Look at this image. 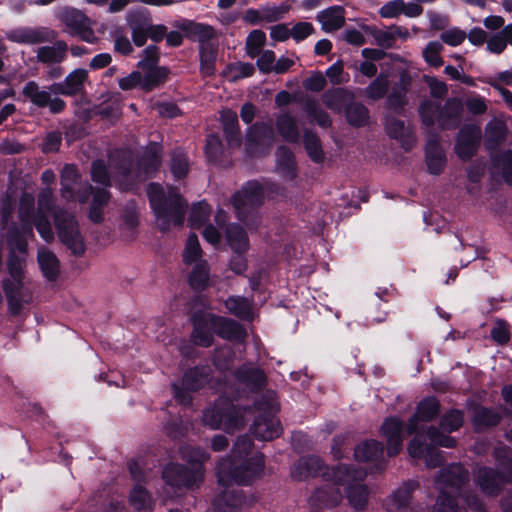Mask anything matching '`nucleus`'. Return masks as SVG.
<instances>
[{
	"label": "nucleus",
	"instance_id": "obj_1",
	"mask_svg": "<svg viewBox=\"0 0 512 512\" xmlns=\"http://www.w3.org/2000/svg\"><path fill=\"white\" fill-rule=\"evenodd\" d=\"M265 201V188L258 180H248L231 196L236 218L250 231H258L262 217L259 209Z\"/></svg>",
	"mask_w": 512,
	"mask_h": 512
},
{
	"label": "nucleus",
	"instance_id": "obj_2",
	"mask_svg": "<svg viewBox=\"0 0 512 512\" xmlns=\"http://www.w3.org/2000/svg\"><path fill=\"white\" fill-rule=\"evenodd\" d=\"M235 460L227 457L218 462L216 475L219 485L224 487H230L233 484L250 485L256 478L262 475L265 467L264 455L262 453H256L251 457L245 458L239 464Z\"/></svg>",
	"mask_w": 512,
	"mask_h": 512
},
{
	"label": "nucleus",
	"instance_id": "obj_3",
	"mask_svg": "<svg viewBox=\"0 0 512 512\" xmlns=\"http://www.w3.org/2000/svg\"><path fill=\"white\" fill-rule=\"evenodd\" d=\"M335 486H345V494L349 504L355 510H364L368 504L369 490L360 484L366 472L353 464H338L332 474Z\"/></svg>",
	"mask_w": 512,
	"mask_h": 512
},
{
	"label": "nucleus",
	"instance_id": "obj_4",
	"mask_svg": "<svg viewBox=\"0 0 512 512\" xmlns=\"http://www.w3.org/2000/svg\"><path fill=\"white\" fill-rule=\"evenodd\" d=\"M246 411V407L235 405L229 399L219 398L211 407L205 409L203 420L212 429L233 433L244 425Z\"/></svg>",
	"mask_w": 512,
	"mask_h": 512
},
{
	"label": "nucleus",
	"instance_id": "obj_5",
	"mask_svg": "<svg viewBox=\"0 0 512 512\" xmlns=\"http://www.w3.org/2000/svg\"><path fill=\"white\" fill-rule=\"evenodd\" d=\"M253 409L257 413L250 427L255 438L262 441H271L282 433L280 421L276 418L279 407L276 402L262 395L253 402Z\"/></svg>",
	"mask_w": 512,
	"mask_h": 512
},
{
	"label": "nucleus",
	"instance_id": "obj_6",
	"mask_svg": "<svg viewBox=\"0 0 512 512\" xmlns=\"http://www.w3.org/2000/svg\"><path fill=\"white\" fill-rule=\"evenodd\" d=\"M54 225L59 240L76 256H82L86 251L84 239L80 234L75 216L64 209L54 212Z\"/></svg>",
	"mask_w": 512,
	"mask_h": 512
},
{
	"label": "nucleus",
	"instance_id": "obj_7",
	"mask_svg": "<svg viewBox=\"0 0 512 512\" xmlns=\"http://www.w3.org/2000/svg\"><path fill=\"white\" fill-rule=\"evenodd\" d=\"M55 16L63 24L69 35L78 37L90 44L97 41L92 28V20L82 10L72 6H64L56 11Z\"/></svg>",
	"mask_w": 512,
	"mask_h": 512
},
{
	"label": "nucleus",
	"instance_id": "obj_8",
	"mask_svg": "<svg viewBox=\"0 0 512 512\" xmlns=\"http://www.w3.org/2000/svg\"><path fill=\"white\" fill-rule=\"evenodd\" d=\"M187 203L176 188L171 187L168 191L165 203L161 204L154 214L160 221V230L165 232L169 229L170 223L175 226H182L185 220Z\"/></svg>",
	"mask_w": 512,
	"mask_h": 512
},
{
	"label": "nucleus",
	"instance_id": "obj_9",
	"mask_svg": "<svg viewBox=\"0 0 512 512\" xmlns=\"http://www.w3.org/2000/svg\"><path fill=\"white\" fill-rule=\"evenodd\" d=\"M273 141V127L266 122H255L247 129L246 152L251 157L267 155Z\"/></svg>",
	"mask_w": 512,
	"mask_h": 512
},
{
	"label": "nucleus",
	"instance_id": "obj_10",
	"mask_svg": "<svg viewBox=\"0 0 512 512\" xmlns=\"http://www.w3.org/2000/svg\"><path fill=\"white\" fill-rule=\"evenodd\" d=\"M214 317L217 314L196 310L190 316L192 325L191 338L196 346L209 348L214 344V335L216 331V321Z\"/></svg>",
	"mask_w": 512,
	"mask_h": 512
},
{
	"label": "nucleus",
	"instance_id": "obj_11",
	"mask_svg": "<svg viewBox=\"0 0 512 512\" xmlns=\"http://www.w3.org/2000/svg\"><path fill=\"white\" fill-rule=\"evenodd\" d=\"M162 477L167 485L177 489L192 488L203 480V476L197 470L174 462H170L164 467Z\"/></svg>",
	"mask_w": 512,
	"mask_h": 512
},
{
	"label": "nucleus",
	"instance_id": "obj_12",
	"mask_svg": "<svg viewBox=\"0 0 512 512\" xmlns=\"http://www.w3.org/2000/svg\"><path fill=\"white\" fill-rule=\"evenodd\" d=\"M481 128L476 124H464L458 132L455 153L463 161H469L478 152L481 143Z\"/></svg>",
	"mask_w": 512,
	"mask_h": 512
},
{
	"label": "nucleus",
	"instance_id": "obj_13",
	"mask_svg": "<svg viewBox=\"0 0 512 512\" xmlns=\"http://www.w3.org/2000/svg\"><path fill=\"white\" fill-rule=\"evenodd\" d=\"M335 466L329 467L324 461L316 455H308L300 458L298 464L292 472L293 477L298 481L306 480L309 477H323L326 481L334 484L332 476Z\"/></svg>",
	"mask_w": 512,
	"mask_h": 512
},
{
	"label": "nucleus",
	"instance_id": "obj_14",
	"mask_svg": "<svg viewBox=\"0 0 512 512\" xmlns=\"http://www.w3.org/2000/svg\"><path fill=\"white\" fill-rule=\"evenodd\" d=\"M7 38L18 44L34 45L54 41L57 32L48 27H20L8 33Z\"/></svg>",
	"mask_w": 512,
	"mask_h": 512
},
{
	"label": "nucleus",
	"instance_id": "obj_15",
	"mask_svg": "<svg viewBox=\"0 0 512 512\" xmlns=\"http://www.w3.org/2000/svg\"><path fill=\"white\" fill-rule=\"evenodd\" d=\"M419 487L415 480H408L397 488L386 501V510L388 512H417L412 506L411 501L414 491Z\"/></svg>",
	"mask_w": 512,
	"mask_h": 512
},
{
	"label": "nucleus",
	"instance_id": "obj_16",
	"mask_svg": "<svg viewBox=\"0 0 512 512\" xmlns=\"http://www.w3.org/2000/svg\"><path fill=\"white\" fill-rule=\"evenodd\" d=\"M403 429L404 422L396 416L387 417L383 421L380 431L387 440V455L389 457H394L401 451Z\"/></svg>",
	"mask_w": 512,
	"mask_h": 512
},
{
	"label": "nucleus",
	"instance_id": "obj_17",
	"mask_svg": "<svg viewBox=\"0 0 512 512\" xmlns=\"http://www.w3.org/2000/svg\"><path fill=\"white\" fill-rule=\"evenodd\" d=\"M87 79L88 71L77 68L70 72L63 82H54L49 85V89L55 95L76 96L84 90Z\"/></svg>",
	"mask_w": 512,
	"mask_h": 512
},
{
	"label": "nucleus",
	"instance_id": "obj_18",
	"mask_svg": "<svg viewBox=\"0 0 512 512\" xmlns=\"http://www.w3.org/2000/svg\"><path fill=\"white\" fill-rule=\"evenodd\" d=\"M468 481V472L460 464L450 465L442 469L435 477V483L442 485V489L450 488L457 494L462 493V488Z\"/></svg>",
	"mask_w": 512,
	"mask_h": 512
},
{
	"label": "nucleus",
	"instance_id": "obj_19",
	"mask_svg": "<svg viewBox=\"0 0 512 512\" xmlns=\"http://www.w3.org/2000/svg\"><path fill=\"white\" fill-rule=\"evenodd\" d=\"M475 482L484 494L491 497L498 496L504 485L497 467L489 466H481L477 469Z\"/></svg>",
	"mask_w": 512,
	"mask_h": 512
},
{
	"label": "nucleus",
	"instance_id": "obj_20",
	"mask_svg": "<svg viewBox=\"0 0 512 512\" xmlns=\"http://www.w3.org/2000/svg\"><path fill=\"white\" fill-rule=\"evenodd\" d=\"M163 147L160 143L151 141L146 146L138 167L146 178H154L162 165Z\"/></svg>",
	"mask_w": 512,
	"mask_h": 512
},
{
	"label": "nucleus",
	"instance_id": "obj_21",
	"mask_svg": "<svg viewBox=\"0 0 512 512\" xmlns=\"http://www.w3.org/2000/svg\"><path fill=\"white\" fill-rule=\"evenodd\" d=\"M463 113V102L458 97L448 98L441 105L439 112V127L442 130H454L460 126Z\"/></svg>",
	"mask_w": 512,
	"mask_h": 512
},
{
	"label": "nucleus",
	"instance_id": "obj_22",
	"mask_svg": "<svg viewBox=\"0 0 512 512\" xmlns=\"http://www.w3.org/2000/svg\"><path fill=\"white\" fill-rule=\"evenodd\" d=\"M213 369L209 364H198L184 371L181 384L188 390L198 392L212 380Z\"/></svg>",
	"mask_w": 512,
	"mask_h": 512
},
{
	"label": "nucleus",
	"instance_id": "obj_23",
	"mask_svg": "<svg viewBox=\"0 0 512 512\" xmlns=\"http://www.w3.org/2000/svg\"><path fill=\"white\" fill-rule=\"evenodd\" d=\"M216 321L215 335L231 342H243L247 337L245 327L238 321L225 316L217 315L213 318Z\"/></svg>",
	"mask_w": 512,
	"mask_h": 512
},
{
	"label": "nucleus",
	"instance_id": "obj_24",
	"mask_svg": "<svg viewBox=\"0 0 512 512\" xmlns=\"http://www.w3.org/2000/svg\"><path fill=\"white\" fill-rule=\"evenodd\" d=\"M213 500L214 512H237L246 502V496L240 488H229Z\"/></svg>",
	"mask_w": 512,
	"mask_h": 512
},
{
	"label": "nucleus",
	"instance_id": "obj_25",
	"mask_svg": "<svg viewBox=\"0 0 512 512\" xmlns=\"http://www.w3.org/2000/svg\"><path fill=\"white\" fill-rule=\"evenodd\" d=\"M219 54L217 41L198 46L199 73L203 78H211L216 74V63Z\"/></svg>",
	"mask_w": 512,
	"mask_h": 512
},
{
	"label": "nucleus",
	"instance_id": "obj_26",
	"mask_svg": "<svg viewBox=\"0 0 512 512\" xmlns=\"http://www.w3.org/2000/svg\"><path fill=\"white\" fill-rule=\"evenodd\" d=\"M425 163L429 174L438 176L446 167L447 158L440 142L437 139H431L425 147Z\"/></svg>",
	"mask_w": 512,
	"mask_h": 512
},
{
	"label": "nucleus",
	"instance_id": "obj_27",
	"mask_svg": "<svg viewBox=\"0 0 512 512\" xmlns=\"http://www.w3.org/2000/svg\"><path fill=\"white\" fill-rule=\"evenodd\" d=\"M191 41H198L199 45L209 43L216 37L213 26L192 20H183L178 26Z\"/></svg>",
	"mask_w": 512,
	"mask_h": 512
},
{
	"label": "nucleus",
	"instance_id": "obj_28",
	"mask_svg": "<svg viewBox=\"0 0 512 512\" xmlns=\"http://www.w3.org/2000/svg\"><path fill=\"white\" fill-rule=\"evenodd\" d=\"M385 130L391 139L401 142L405 151H410L414 145L412 132L406 127L405 122L394 116L386 117Z\"/></svg>",
	"mask_w": 512,
	"mask_h": 512
},
{
	"label": "nucleus",
	"instance_id": "obj_29",
	"mask_svg": "<svg viewBox=\"0 0 512 512\" xmlns=\"http://www.w3.org/2000/svg\"><path fill=\"white\" fill-rule=\"evenodd\" d=\"M354 94L346 88L336 87L326 90L322 95L324 105L333 112H344Z\"/></svg>",
	"mask_w": 512,
	"mask_h": 512
},
{
	"label": "nucleus",
	"instance_id": "obj_30",
	"mask_svg": "<svg viewBox=\"0 0 512 512\" xmlns=\"http://www.w3.org/2000/svg\"><path fill=\"white\" fill-rule=\"evenodd\" d=\"M224 233L227 244L233 253H246L249 250L248 234L239 223L227 224Z\"/></svg>",
	"mask_w": 512,
	"mask_h": 512
},
{
	"label": "nucleus",
	"instance_id": "obj_31",
	"mask_svg": "<svg viewBox=\"0 0 512 512\" xmlns=\"http://www.w3.org/2000/svg\"><path fill=\"white\" fill-rule=\"evenodd\" d=\"M276 167L280 175L289 181H293L297 177V165L295 155L292 150L281 145L276 150Z\"/></svg>",
	"mask_w": 512,
	"mask_h": 512
},
{
	"label": "nucleus",
	"instance_id": "obj_32",
	"mask_svg": "<svg viewBox=\"0 0 512 512\" xmlns=\"http://www.w3.org/2000/svg\"><path fill=\"white\" fill-rule=\"evenodd\" d=\"M384 455V445L375 439L365 440L354 449V459L357 462L379 461Z\"/></svg>",
	"mask_w": 512,
	"mask_h": 512
},
{
	"label": "nucleus",
	"instance_id": "obj_33",
	"mask_svg": "<svg viewBox=\"0 0 512 512\" xmlns=\"http://www.w3.org/2000/svg\"><path fill=\"white\" fill-rule=\"evenodd\" d=\"M316 20L321 23L325 32L336 31L345 24L344 8L338 5L330 6L320 11Z\"/></svg>",
	"mask_w": 512,
	"mask_h": 512
},
{
	"label": "nucleus",
	"instance_id": "obj_34",
	"mask_svg": "<svg viewBox=\"0 0 512 512\" xmlns=\"http://www.w3.org/2000/svg\"><path fill=\"white\" fill-rule=\"evenodd\" d=\"M180 455L191 465V469L197 470L200 475L204 476V463L210 458L206 449L200 446L183 445L180 447Z\"/></svg>",
	"mask_w": 512,
	"mask_h": 512
},
{
	"label": "nucleus",
	"instance_id": "obj_35",
	"mask_svg": "<svg viewBox=\"0 0 512 512\" xmlns=\"http://www.w3.org/2000/svg\"><path fill=\"white\" fill-rule=\"evenodd\" d=\"M276 129L279 135L289 143H298L300 139L296 119L288 112L280 114L276 119Z\"/></svg>",
	"mask_w": 512,
	"mask_h": 512
},
{
	"label": "nucleus",
	"instance_id": "obj_36",
	"mask_svg": "<svg viewBox=\"0 0 512 512\" xmlns=\"http://www.w3.org/2000/svg\"><path fill=\"white\" fill-rule=\"evenodd\" d=\"M502 420V416L493 408L479 406L475 409L472 423L476 431L496 427Z\"/></svg>",
	"mask_w": 512,
	"mask_h": 512
},
{
	"label": "nucleus",
	"instance_id": "obj_37",
	"mask_svg": "<svg viewBox=\"0 0 512 512\" xmlns=\"http://www.w3.org/2000/svg\"><path fill=\"white\" fill-rule=\"evenodd\" d=\"M347 123L354 128L366 126L370 120L369 109L361 102L352 100L343 112Z\"/></svg>",
	"mask_w": 512,
	"mask_h": 512
},
{
	"label": "nucleus",
	"instance_id": "obj_38",
	"mask_svg": "<svg viewBox=\"0 0 512 512\" xmlns=\"http://www.w3.org/2000/svg\"><path fill=\"white\" fill-rule=\"evenodd\" d=\"M51 93L49 86L45 87V89H41L39 84L34 80L28 81L22 89L23 96L38 108L47 107L50 102Z\"/></svg>",
	"mask_w": 512,
	"mask_h": 512
},
{
	"label": "nucleus",
	"instance_id": "obj_39",
	"mask_svg": "<svg viewBox=\"0 0 512 512\" xmlns=\"http://www.w3.org/2000/svg\"><path fill=\"white\" fill-rule=\"evenodd\" d=\"M237 379L250 386L254 390H261L267 384V376L259 367L239 368L236 372Z\"/></svg>",
	"mask_w": 512,
	"mask_h": 512
},
{
	"label": "nucleus",
	"instance_id": "obj_40",
	"mask_svg": "<svg viewBox=\"0 0 512 512\" xmlns=\"http://www.w3.org/2000/svg\"><path fill=\"white\" fill-rule=\"evenodd\" d=\"M188 284L196 293H201L210 286V269L205 261L193 267L188 276Z\"/></svg>",
	"mask_w": 512,
	"mask_h": 512
},
{
	"label": "nucleus",
	"instance_id": "obj_41",
	"mask_svg": "<svg viewBox=\"0 0 512 512\" xmlns=\"http://www.w3.org/2000/svg\"><path fill=\"white\" fill-rule=\"evenodd\" d=\"M144 71L145 73L142 76V90L144 92H152L165 84L170 74L169 68L165 66H158Z\"/></svg>",
	"mask_w": 512,
	"mask_h": 512
},
{
	"label": "nucleus",
	"instance_id": "obj_42",
	"mask_svg": "<svg viewBox=\"0 0 512 512\" xmlns=\"http://www.w3.org/2000/svg\"><path fill=\"white\" fill-rule=\"evenodd\" d=\"M303 146L312 162L316 164L324 162L325 153L322 148L321 140L316 132L310 129L304 131Z\"/></svg>",
	"mask_w": 512,
	"mask_h": 512
},
{
	"label": "nucleus",
	"instance_id": "obj_43",
	"mask_svg": "<svg viewBox=\"0 0 512 512\" xmlns=\"http://www.w3.org/2000/svg\"><path fill=\"white\" fill-rule=\"evenodd\" d=\"M68 45L58 40L53 46H42L37 50V58L41 63H61L66 56Z\"/></svg>",
	"mask_w": 512,
	"mask_h": 512
},
{
	"label": "nucleus",
	"instance_id": "obj_44",
	"mask_svg": "<svg viewBox=\"0 0 512 512\" xmlns=\"http://www.w3.org/2000/svg\"><path fill=\"white\" fill-rule=\"evenodd\" d=\"M441 404L436 396H426L422 398L415 409V413L421 419V422H432L440 415Z\"/></svg>",
	"mask_w": 512,
	"mask_h": 512
},
{
	"label": "nucleus",
	"instance_id": "obj_45",
	"mask_svg": "<svg viewBox=\"0 0 512 512\" xmlns=\"http://www.w3.org/2000/svg\"><path fill=\"white\" fill-rule=\"evenodd\" d=\"M485 147L493 150L502 144L507 137V127L501 121L492 120L485 127Z\"/></svg>",
	"mask_w": 512,
	"mask_h": 512
},
{
	"label": "nucleus",
	"instance_id": "obj_46",
	"mask_svg": "<svg viewBox=\"0 0 512 512\" xmlns=\"http://www.w3.org/2000/svg\"><path fill=\"white\" fill-rule=\"evenodd\" d=\"M303 110L309 118L315 121L321 128H329L332 125V119L329 114L319 107L316 99L305 97L303 101Z\"/></svg>",
	"mask_w": 512,
	"mask_h": 512
},
{
	"label": "nucleus",
	"instance_id": "obj_47",
	"mask_svg": "<svg viewBox=\"0 0 512 512\" xmlns=\"http://www.w3.org/2000/svg\"><path fill=\"white\" fill-rule=\"evenodd\" d=\"M228 312L241 320L252 319V309L248 299L244 296H229L224 301Z\"/></svg>",
	"mask_w": 512,
	"mask_h": 512
},
{
	"label": "nucleus",
	"instance_id": "obj_48",
	"mask_svg": "<svg viewBox=\"0 0 512 512\" xmlns=\"http://www.w3.org/2000/svg\"><path fill=\"white\" fill-rule=\"evenodd\" d=\"M37 258L43 276L49 281L56 280L59 275V260L56 255L49 250H42L38 252Z\"/></svg>",
	"mask_w": 512,
	"mask_h": 512
},
{
	"label": "nucleus",
	"instance_id": "obj_49",
	"mask_svg": "<svg viewBox=\"0 0 512 512\" xmlns=\"http://www.w3.org/2000/svg\"><path fill=\"white\" fill-rule=\"evenodd\" d=\"M170 172L177 181L184 179L189 173V159L181 149H173L170 153Z\"/></svg>",
	"mask_w": 512,
	"mask_h": 512
},
{
	"label": "nucleus",
	"instance_id": "obj_50",
	"mask_svg": "<svg viewBox=\"0 0 512 512\" xmlns=\"http://www.w3.org/2000/svg\"><path fill=\"white\" fill-rule=\"evenodd\" d=\"M441 104L429 99L423 100L418 107V114L421 123L425 127H433L436 123L439 124V112Z\"/></svg>",
	"mask_w": 512,
	"mask_h": 512
},
{
	"label": "nucleus",
	"instance_id": "obj_51",
	"mask_svg": "<svg viewBox=\"0 0 512 512\" xmlns=\"http://www.w3.org/2000/svg\"><path fill=\"white\" fill-rule=\"evenodd\" d=\"M464 424V412L457 408L448 409L439 420V428L446 433L458 431Z\"/></svg>",
	"mask_w": 512,
	"mask_h": 512
},
{
	"label": "nucleus",
	"instance_id": "obj_52",
	"mask_svg": "<svg viewBox=\"0 0 512 512\" xmlns=\"http://www.w3.org/2000/svg\"><path fill=\"white\" fill-rule=\"evenodd\" d=\"M129 27L131 29V37L133 43L137 47L145 45L149 38L147 28V18L141 15H135L128 20Z\"/></svg>",
	"mask_w": 512,
	"mask_h": 512
},
{
	"label": "nucleus",
	"instance_id": "obj_53",
	"mask_svg": "<svg viewBox=\"0 0 512 512\" xmlns=\"http://www.w3.org/2000/svg\"><path fill=\"white\" fill-rule=\"evenodd\" d=\"M461 494L441 489L435 504V512H465L458 504Z\"/></svg>",
	"mask_w": 512,
	"mask_h": 512
},
{
	"label": "nucleus",
	"instance_id": "obj_54",
	"mask_svg": "<svg viewBox=\"0 0 512 512\" xmlns=\"http://www.w3.org/2000/svg\"><path fill=\"white\" fill-rule=\"evenodd\" d=\"M497 469L504 484H512V458L506 454L504 448L494 451Z\"/></svg>",
	"mask_w": 512,
	"mask_h": 512
},
{
	"label": "nucleus",
	"instance_id": "obj_55",
	"mask_svg": "<svg viewBox=\"0 0 512 512\" xmlns=\"http://www.w3.org/2000/svg\"><path fill=\"white\" fill-rule=\"evenodd\" d=\"M210 213L211 208L205 201L194 203L188 217L189 226L191 228H200L206 223Z\"/></svg>",
	"mask_w": 512,
	"mask_h": 512
},
{
	"label": "nucleus",
	"instance_id": "obj_56",
	"mask_svg": "<svg viewBox=\"0 0 512 512\" xmlns=\"http://www.w3.org/2000/svg\"><path fill=\"white\" fill-rule=\"evenodd\" d=\"M255 73V66L249 62L229 63L223 71L224 75H231L230 81L236 82L243 78L251 77Z\"/></svg>",
	"mask_w": 512,
	"mask_h": 512
},
{
	"label": "nucleus",
	"instance_id": "obj_57",
	"mask_svg": "<svg viewBox=\"0 0 512 512\" xmlns=\"http://www.w3.org/2000/svg\"><path fill=\"white\" fill-rule=\"evenodd\" d=\"M311 500L314 504L324 506H335L341 500V493L339 488H330L329 490L325 487L317 488L312 496Z\"/></svg>",
	"mask_w": 512,
	"mask_h": 512
},
{
	"label": "nucleus",
	"instance_id": "obj_58",
	"mask_svg": "<svg viewBox=\"0 0 512 512\" xmlns=\"http://www.w3.org/2000/svg\"><path fill=\"white\" fill-rule=\"evenodd\" d=\"M441 430L439 427H427V437L431 444L436 447L455 448L457 446L456 438Z\"/></svg>",
	"mask_w": 512,
	"mask_h": 512
},
{
	"label": "nucleus",
	"instance_id": "obj_59",
	"mask_svg": "<svg viewBox=\"0 0 512 512\" xmlns=\"http://www.w3.org/2000/svg\"><path fill=\"white\" fill-rule=\"evenodd\" d=\"M266 43V34L260 29L252 30L246 38V54L250 58H256L260 55L262 47Z\"/></svg>",
	"mask_w": 512,
	"mask_h": 512
},
{
	"label": "nucleus",
	"instance_id": "obj_60",
	"mask_svg": "<svg viewBox=\"0 0 512 512\" xmlns=\"http://www.w3.org/2000/svg\"><path fill=\"white\" fill-rule=\"evenodd\" d=\"M493 165L501 168L502 178L504 182L512 186V149H507L504 152L492 158Z\"/></svg>",
	"mask_w": 512,
	"mask_h": 512
},
{
	"label": "nucleus",
	"instance_id": "obj_61",
	"mask_svg": "<svg viewBox=\"0 0 512 512\" xmlns=\"http://www.w3.org/2000/svg\"><path fill=\"white\" fill-rule=\"evenodd\" d=\"M389 80L386 74L380 73L366 87V96L372 100L382 99L388 92Z\"/></svg>",
	"mask_w": 512,
	"mask_h": 512
},
{
	"label": "nucleus",
	"instance_id": "obj_62",
	"mask_svg": "<svg viewBox=\"0 0 512 512\" xmlns=\"http://www.w3.org/2000/svg\"><path fill=\"white\" fill-rule=\"evenodd\" d=\"M264 15V21L267 23L277 22L284 18V16L290 11L291 4L288 1H284L279 5L265 4L261 6Z\"/></svg>",
	"mask_w": 512,
	"mask_h": 512
},
{
	"label": "nucleus",
	"instance_id": "obj_63",
	"mask_svg": "<svg viewBox=\"0 0 512 512\" xmlns=\"http://www.w3.org/2000/svg\"><path fill=\"white\" fill-rule=\"evenodd\" d=\"M427 429L425 433H416L408 444V453L412 458L423 459L430 443H427Z\"/></svg>",
	"mask_w": 512,
	"mask_h": 512
},
{
	"label": "nucleus",
	"instance_id": "obj_64",
	"mask_svg": "<svg viewBox=\"0 0 512 512\" xmlns=\"http://www.w3.org/2000/svg\"><path fill=\"white\" fill-rule=\"evenodd\" d=\"M442 50L443 45L440 42L430 41L423 50V58L429 66L439 68L444 63L440 55Z\"/></svg>",
	"mask_w": 512,
	"mask_h": 512
}]
</instances>
